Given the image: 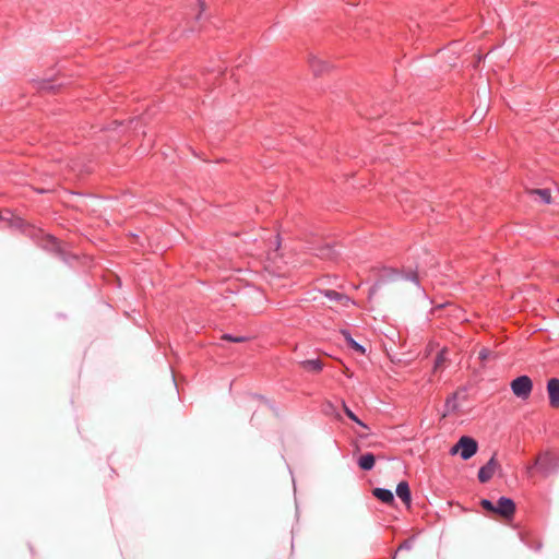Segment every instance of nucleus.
<instances>
[{"label":"nucleus","mask_w":559,"mask_h":559,"mask_svg":"<svg viewBox=\"0 0 559 559\" xmlns=\"http://www.w3.org/2000/svg\"><path fill=\"white\" fill-rule=\"evenodd\" d=\"M499 463L493 455L484 466H481L478 471V480L483 484L489 481L498 468Z\"/></svg>","instance_id":"nucleus-5"},{"label":"nucleus","mask_w":559,"mask_h":559,"mask_svg":"<svg viewBox=\"0 0 559 559\" xmlns=\"http://www.w3.org/2000/svg\"><path fill=\"white\" fill-rule=\"evenodd\" d=\"M342 334L347 343V345L354 349L355 352L359 353V354H365V348L358 344L352 336H350V333L348 331H342Z\"/></svg>","instance_id":"nucleus-12"},{"label":"nucleus","mask_w":559,"mask_h":559,"mask_svg":"<svg viewBox=\"0 0 559 559\" xmlns=\"http://www.w3.org/2000/svg\"><path fill=\"white\" fill-rule=\"evenodd\" d=\"M310 67L316 74H320L326 68L322 61L316 58L310 60Z\"/></svg>","instance_id":"nucleus-13"},{"label":"nucleus","mask_w":559,"mask_h":559,"mask_svg":"<svg viewBox=\"0 0 559 559\" xmlns=\"http://www.w3.org/2000/svg\"><path fill=\"white\" fill-rule=\"evenodd\" d=\"M47 242L51 246V249L59 248V243H58L57 239L52 236H47Z\"/></svg>","instance_id":"nucleus-17"},{"label":"nucleus","mask_w":559,"mask_h":559,"mask_svg":"<svg viewBox=\"0 0 559 559\" xmlns=\"http://www.w3.org/2000/svg\"><path fill=\"white\" fill-rule=\"evenodd\" d=\"M344 413L346 414V416L355 421L356 424L362 426V427H366V425L353 413V411L350 408H348L346 405H344Z\"/></svg>","instance_id":"nucleus-14"},{"label":"nucleus","mask_w":559,"mask_h":559,"mask_svg":"<svg viewBox=\"0 0 559 559\" xmlns=\"http://www.w3.org/2000/svg\"><path fill=\"white\" fill-rule=\"evenodd\" d=\"M512 393L522 400H527L533 390V381L528 376H520L510 383Z\"/></svg>","instance_id":"nucleus-2"},{"label":"nucleus","mask_w":559,"mask_h":559,"mask_svg":"<svg viewBox=\"0 0 559 559\" xmlns=\"http://www.w3.org/2000/svg\"><path fill=\"white\" fill-rule=\"evenodd\" d=\"M479 356L481 359H486L487 358V350L486 349H483L480 353H479Z\"/></svg>","instance_id":"nucleus-20"},{"label":"nucleus","mask_w":559,"mask_h":559,"mask_svg":"<svg viewBox=\"0 0 559 559\" xmlns=\"http://www.w3.org/2000/svg\"><path fill=\"white\" fill-rule=\"evenodd\" d=\"M373 496L386 504H391L394 501V496L389 489L376 488L373 490Z\"/></svg>","instance_id":"nucleus-10"},{"label":"nucleus","mask_w":559,"mask_h":559,"mask_svg":"<svg viewBox=\"0 0 559 559\" xmlns=\"http://www.w3.org/2000/svg\"><path fill=\"white\" fill-rule=\"evenodd\" d=\"M300 366L311 372H320L323 369V365L320 359H307L300 362Z\"/></svg>","instance_id":"nucleus-11"},{"label":"nucleus","mask_w":559,"mask_h":559,"mask_svg":"<svg viewBox=\"0 0 559 559\" xmlns=\"http://www.w3.org/2000/svg\"><path fill=\"white\" fill-rule=\"evenodd\" d=\"M443 360H444L443 354L441 353L436 358L435 368H438L443 362Z\"/></svg>","instance_id":"nucleus-19"},{"label":"nucleus","mask_w":559,"mask_h":559,"mask_svg":"<svg viewBox=\"0 0 559 559\" xmlns=\"http://www.w3.org/2000/svg\"><path fill=\"white\" fill-rule=\"evenodd\" d=\"M223 340H227V341H231V342H236V343H241V342L246 341V337H243V336L233 337L229 334H225V335H223Z\"/></svg>","instance_id":"nucleus-16"},{"label":"nucleus","mask_w":559,"mask_h":559,"mask_svg":"<svg viewBox=\"0 0 559 559\" xmlns=\"http://www.w3.org/2000/svg\"><path fill=\"white\" fill-rule=\"evenodd\" d=\"M323 294L326 298L341 304L343 307H349L354 304V301L348 296L332 289H326Z\"/></svg>","instance_id":"nucleus-7"},{"label":"nucleus","mask_w":559,"mask_h":559,"mask_svg":"<svg viewBox=\"0 0 559 559\" xmlns=\"http://www.w3.org/2000/svg\"><path fill=\"white\" fill-rule=\"evenodd\" d=\"M480 506L485 511L495 513L507 521L512 520L516 511L514 501L507 497H500L496 504L488 499H483Z\"/></svg>","instance_id":"nucleus-1"},{"label":"nucleus","mask_w":559,"mask_h":559,"mask_svg":"<svg viewBox=\"0 0 559 559\" xmlns=\"http://www.w3.org/2000/svg\"><path fill=\"white\" fill-rule=\"evenodd\" d=\"M534 192L536 194L540 195V198L543 199V201L545 203H549L550 202V192H549V190H547V189H538V190H535Z\"/></svg>","instance_id":"nucleus-15"},{"label":"nucleus","mask_w":559,"mask_h":559,"mask_svg":"<svg viewBox=\"0 0 559 559\" xmlns=\"http://www.w3.org/2000/svg\"><path fill=\"white\" fill-rule=\"evenodd\" d=\"M547 394L551 408H559V379L551 378L547 381Z\"/></svg>","instance_id":"nucleus-6"},{"label":"nucleus","mask_w":559,"mask_h":559,"mask_svg":"<svg viewBox=\"0 0 559 559\" xmlns=\"http://www.w3.org/2000/svg\"><path fill=\"white\" fill-rule=\"evenodd\" d=\"M396 495L407 507L411 506L412 496H411V489H409L407 481L399 483V485L396 487Z\"/></svg>","instance_id":"nucleus-8"},{"label":"nucleus","mask_w":559,"mask_h":559,"mask_svg":"<svg viewBox=\"0 0 559 559\" xmlns=\"http://www.w3.org/2000/svg\"><path fill=\"white\" fill-rule=\"evenodd\" d=\"M477 442L473 438L463 436L451 449V454H456L460 451L461 457L468 460L477 452Z\"/></svg>","instance_id":"nucleus-3"},{"label":"nucleus","mask_w":559,"mask_h":559,"mask_svg":"<svg viewBox=\"0 0 559 559\" xmlns=\"http://www.w3.org/2000/svg\"><path fill=\"white\" fill-rule=\"evenodd\" d=\"M412 548V544L409 540H404L397 548V550H402V549H411Z\"/></svg>","instance_id":"nucleus-18"},{"label":"nucleus","mask_w":559,"mask_h":559,"mask_svg":"<svg viewBox=\"0 0 559 559\" xmlns=\"http://www.w3.org/2000/svg\"><path fill=\"white\" fill-rule=\"evenodd\" d=\"M374 463H376V457L372 453H365V454L360 455V457L358 459V466L362 471L372 469L374 466Z\"/></svg>","instance_id":"nucleus-9"},{"label":"nucleus","mask_w":559,"mask_h":559,"mask_svg":"<svg viewBox=\"0 0 559 559\" xmlns=\"http://www.w3.org/2000/svg\"><path fill=\"white\" fill-rule=\"evenodd\" d=\"M552 457L549 452L540 453L533 465L527 467V473L531 474L534 468H538V471L544 475L548 476L551 471Z\"/></svg>","instance_id":"nucleus-4"}]
</instances>
